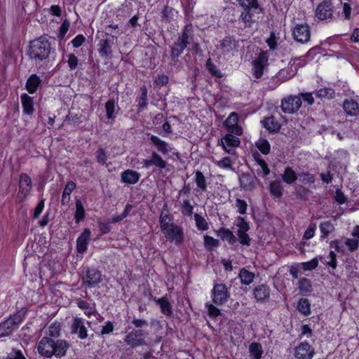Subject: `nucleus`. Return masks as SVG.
Returning <instances> with one entry per match:
<instances>
[{"mask_svg": "<svg viewBox=\"0 0 359 359\" xmlns=\"http://www.w3.org/2000/svg\"><path fill=\"white\" fill-rule=\"evenodd\" d=\"M69 347V342L65 339H55L47 337H43L36 345L39 354L48 358L53 356L57 358L64 357Z\"/></svg>", "mask_w": 359, "mask_h": 359, "instance_id": "obj_1", "label": "nucleus"}, {"mask_svg": "<svg viewBox=\"0 0 359 359\" xmlns=\"http://www.w3.org/2000/svg\"><path fill=\"white\" fill-rule=\"evenodd\" d=\"M50 45L45 37H40L30 43L29 55L32 59L43 60L48 57Z\"/></svg>", "mask_w": 359, "mask_h": 359, "instance_id": "obj_2", "label": "nucleus"}, {"mask_svg": "<svg viewBox=\"0 0 359 359\" xmlns=\"http://www.w3.org/2000/svg\"><path fill=\"white\" fill-rule=\"evenodd\" d=\"M22 315L15 313L0 324V337L11 334L22 322Z\"/></svg>", "mask_w": 359, "mask_h": 359, "instance_id": "obj_3", "label": "nucleus"}, {"mask_svg": "<svg viewBox=\"0 0 359 359\" xmlns=\"http://www.w3.org/2000/svg\"><path fill=\"white\" fill-rule=\"evenodd\" d=\"M212 300L217 306L224 305L230 297L228 288L223 283L215 284L211 291Z\"/></svg>", "mask_w": 359, "mask_h": 359, "instance_id": "obj_4", "label": "nucleus"}, {"mask_svg": "<svg viewBox=\"0 0 359 359\" xmlns=\"http://www.w3.org/2000/svg\"><path fill=\"white\" fill-rule=\"evenodd\" d=\"M316 17L320 20H331L334 15V7L329 0L320 3L315 10Z\"/></svg>", "mask_w": 359, "mask_h": 359, "instance_id": "obj_5", "label": "nucleus"}, {"mask_svg": "<svg viewBox=\"0 0 359 359\" xmlns=\"http://www.w3.org/2000/svg\"><path fill=\"white\" fill-rule=\"evenodd\" d=\"M302 103L299 96L289 95L282 100L281 109L284 113L293 114L299 109Z\"/></svg>", "mask_w": 359, "mask_h": 359, "instance_id": "obj_6", "label": "nucleus"}, {"mask_svg": "<svg viewBox=\"0 0 359 359\" xmlns=\"http://www.w3.org/2000/svg\"><path fill=\"white\" fill-rule=\"evenodd\" d=\"M146 333L142 330H133L126 334L124 341L128 346L134 348L146 345L144 335Z\"/></svg>", "mask_w": 359, "mask_h": 359, "instance_id": "obj_7", "label": "nucleus"}, {"mask_svg": "<svg viewBox=\"0 0 359 359\" xmlns=\"http://www.w3.org/2000/svg\"><path fill=\"white\" fill-rule=\"evenodd\" d=\"M167 240L175 241L177 245H181L184 241V232L181 226L174 224L163 232Z\"/></svg>", "mask_w": 359, "mask_h": 359, "instance_id": "obj_8", "label": "nucleus"}, {"mask_svg": "<svg viewBox=\"0 0 359 359\" xmlns=\"http://www.w3.org/2000/svg\"><path fill=\"white\" fill-rule=\"evenodd\" d=\"M359 240L357 238H346L341 240H336L333 241L332 245H334L336 250L338 252H345L346 248L350 252L355 251L358 248Z\"/></svg>", "mask_w": 359, "mask_h": 359, "instance_id": "obj_9", "label": "nucleus"}, {"mask_svg": "<svg viewBox=\"0 0 359 359\" xmlns=\"http://www.w3.org/2000/svg\"><path fill=\"white\" fill-rule=\"evenodd\" d=\"M32 189V180L26 173L20 175L19 191L18 198L23 201L30 193Z\"/></svg>", "mask_w": 359, "mask_h": 359, "instance_id": "obj_10", "label": "nucleus"}, {"mask_svg": "<svg viewBox=\"0 0 359 359\" xmlns=\"http://www.w3.org/2000/svg\"><path fill=\"white\" fill-rule=\"evenodd\" d=\"M268 65V56L266 53H261L258 57L252 62V74L259 79L263 75L264 69Z\"/></svg>", "mask_w": 359, "mask_h": 359, "instance_id": "obj_11", "label": "nucleus"}, {"mask_svg": "<svg viewBox=\"0 0 359 359\" xmlns=\"http://www.w3.org/2000/svg\"><path fill=\"white\" fill-rule=\"evenodd\" d=\"M292 35L296 41L306 43L311 37L310 28L307 25H297L293 29Z\"/></svg>", "mask_w": 359, "mask_h": 359, "instance_id": "obj_12", "label": "nucleus"}, {"mask_svg": "<svg viewBox=\"0 0 359 359\" xmlns=\"http://www.w3.org/2000/svg\"><path fill=\"white\" fill-rule=\"evenodd\" d=\"M102 280L100 272L95 269H86L83 276V284L89 287H95Z\"/></svg>", "mask_w": 359, "mask_h": 359, "instance_id": "obj_13", "label": "nucleus"}, {"mask_svg": "<svg viewBox=\"0 0 359 359\" xmlns=\"http://www.w3.org/2000/svg\"><path fill=\"white\" fill-rule=\"evenodd\" d=\"M232 134L231 133L226 134L221 139V144L224 150L229 154H235V148L240 144L239 138Z\"/></svg>", "mask_w": 359, "mask_h": 359, "instance_id": "obj_14", "label": "nucleus"}, {"mask_svg": "<svg viewBox=\"0 0 359 359\" xmlns=\"http://www.w3.org/2000/svg\"><path fill=\"white\" fill-rule=\"evenodd\" d=\"M177 40L184 43L187 46L193 43V48L196 49V51L199 49V44L198 43H194L193 26L191 24L184 26L181 34L178 36Z\"/></svg>", "mask_w": 359, "mask_h": 359, "instance_id": "obj_15", "label": "nucleus"}, {"mask_svg": "<svg viewBox=\"0 0 359 359\" xmlns=\"http://www.w3.org/2000/svg\"><path fill=\"white\" fill-rule=\"evenodd\" d=\"M238 116L236 112H231L224 122L226 129L231 133L236 135H241L243 133V129L238 125Z\"/></svg>", "mask_w": 359, "mask_h": 359, "instance_id": "obj_16", "label": "nucleus"}, {"mask_svg": "<svg viewBox=\"0 0 359 359\" xmlns=\"http://www.w3.org/2000/svg\"><path fill=\"white\" fill-rule=\"evenodd\" d=\"M71 333L77 334L80 339H85L88 337V330L84 325V320L81 318L75 317L71 326Z\"/></svg>", "mask_w": 359, "mask_h": 359, "instance_id": "obj_17", "label": "nucleus"}, {"mask_svg": "<svg viewBox=\"0 0 359 359\" xmlns=\"http://www.w3.org/2000/svg\"><path fill=\"white\" fill-rule=\"evenodd\" d=\"M314 349L308 342H302L295 348L294 356L297 359H311Z\"/></svg>", "mask_w": 359, "mask_h": 359, "instance_id": "obj_18", "label": "nucleus"}, {"mask_svg": "<svg viewBox=\"0 0 359 359\" xmlns=\"http://www.w3.org/2000/svg\"><path fill=\"white\" fill-rule=\"evenodd\" d=\"M240 15V18L245 25V27H251L253 24L257 21L256 14L262 13L263 11H259V9L247 8L243 9Z\"/></svg>", "mask_w": 359, "mask_h": 359, "instance_id": "obj_19", "label": "nucleus"}, {"mask_svg": "<svg viewBox=\"0 0 359 359\" xmlns=\"http://www.w3.org/2000/svg\"><path fill=\"white\" fill-rule=\"evenodd\" d=\"M141 177V174L136 170L127 169L121 175V182L127 184H137Z\"/></svg>", "mask_w": 359, "mask_h": 359, "instance_id": "obj_20", "label": "nucleus"}, {"mask_svg": "<svg viewBox=\"0 0 359 359\" xmlns=\"http://www.w3.org/2000/svg\"><path fill=\"white\" fill-rule=\"evenodd\" d=\"M238 41L233 36H226L219 41V48L223 54H227L236 50Z\"/></svg>", "mask_w": 359, "mask_h": 359, "instance_id": "obj_21", "label": "nucleus"}, {"mask_svg": "<svg viewBox=\"0 0 359 359\" xmlns=\"http://www.w3.org/2000/svg\"><path fill=\"white\" fill-rule=\"evenodd\" d=\"M150 159H145L143 161V166L149 168L151 165H155L160 169H164L167 166V162L164 161L160 155L156 152H152Z\"/></svg>", "mask_w": 359, "mask_h": 359, "instance_id": "obj_22", "label": "nucleus"}, {"mask_svg": "<svg viewBox=\"0 0 359 359\" xmlns=\"http://www.w3.org/2000/svg\"><path fill=\"white\" fill-rule=\"evenodd\" d=\"M255 298L258 302H264L270 297V287L266 284H262L253 290Z\"/></svg>", "mask_w": 359, "mask_h": 359, "instance_id": "obj_23", "label": "nucleus"}, {"mask_svg": "<svg viewBox=\"0 0 359 359\" xmlns=\"http://www.w3.org/2000/svg\"><path fill=\"white\" fill-rule=\"evenodd\" d=\"M90 237V231L85 229L76 241V248L79 252L83 253L86 251Z\"/></svg>", "mask_w": 359, "mask_h": 359, "instance_id": "obj_24", "label": "nucleus"}, {"mask_svg": "<svg viewBox=\"0 0 359 359\" xmlns=\"http://www.w3.org/2000/svg\"><path fill=\"white\" fill-rule=\"evenodd\" d=\"M262 126L271 133H276L280 129V124L273 116L265 117L262 121Z\"/></svg>", "mask_w": 359, "mask_h": 359, "instance_id": "obj_25", "label": "nucleus"}, {"mask_svg": "<svg viewBox=\"0 0 359 359\" xmlns=\"http://www.w3.org/2000/svg\"><path fill=\"white\" fill-rule=\"evenodd\" d=\"M343 108L347 115L355 116L358 114L359 104L354 100H345L343 103Z\"/></svg>", "mask_w": 359, "mask_h": 359, "instance_id": "obj_26", "label": "nucleus"}, {"mask_svg": "<svg viewBox=\"0 0 359 359\" xmlns=\"http://www.w3.org/2000/svg\"><path fill=\"white\" fill-rule=\"evenodd\" d=\"M187 46L184 43L176 40L170 47V57L175 62Z\"/></svg>", "mask_w": 359, "mask_h": 359, "instance_id": "obj_27", "label": "nucleus"}, {"mask_svg": "<svg viewBox=\"0 0 359 359\" xmlns=\"http://www.w3.org/2000/svg\"><path fill=\"white\" fill-rule=\"evenodd\" d=\"M254 158L257 165L256 170L258 175L266 177L270 173V170L266 161L260 158V155L257 153L254 154Z\"/></svg>", "mask_w": 359, "mask_h": 359, "instance_id": "obj_28", "label": "nucleus"}, {"mask_svg": "<svg viewBox=\"0 0 359 359\" xmlns=\"http://www.w3.org/2000/svg\"><path fill=\"white\" fill-rule=\"evenodd\" d=\"M20 98L23 112L25 114L32 115L34 111L33 99L26 93L22 94Z\"/></svg>", "mask_w": 359, "mask_h": 359, "instance_id": "obj_29", "label": "nucleus"}, {"mask_svg": "<svg viewBox=\"0 0 359 359\" xmlns=\"http://www.w3.org/2000/svg\"><path fill=\"white\" fill-rule=\"evenodd\" d=\"M241 187L247 191L252 190L255 187L253 177L247 173H243L239 178Z\"/></svg>", "mask_w": 359, "mask_h": 359, "instance_id": "obj_30", "label": "nucleus"}, {"mask_svg": "<svg viewBox=\"0 0 359 359\" xmlns=\"http://www.w3.org/2000/svg\"><path fill=\"white\" fill-rule=\"evenodd\" d=\"M160 227L162 232L168 230V228L174 225L173 217L171 215L161 212L159 217Z\"/></svg>", "mask_w": 359, "mask_h": 359, "instance_id": "obj_31", "label": "nucleus"}, {"mask_svg": "<svg viewBox=\"0 0 359 359\" xmlns=\"http://www.w3.org/2000/svg\"><path fill=\"white\" fill-rule=\"evenodd\" d=\"M76 183L73 181H69L66 184L62 195L61 203L62 205H67L70 201L71 193L76 189Z\"/></svg>", "mask_w": 359, "mask_h": 359, "instance_id": "obj_32", "label": "nucleus"}, {"mask_svg": "<svg viewBox=\"0 0 359 359\" xmlns=\"http://www.w3.org/2000/svg\"><path fill=\"white\" fill-rule=\"evenodd\" d=\"M249 353L251 359H261L263 354L262 346L258 342H252L249 345Z\"/></svg>", "mask_w": 359, "mask_h": 359, "instance_id": "obj_33", "label": "nucleus"}, {"mask_svg": "<svg viewBox=\"0 0 359 359\" xmlns=\"http://www.w3.org/2000/svg\"><path fill=\"white\" fill-rule=\"evenodd\" d=\"M150 140L156 147L158 151L163 154H167L170 150L168 149V144L160 139L158 137L151 135Z\"/></svg>", "mask_w": 359, "mask_h": 359, "instance_id": "obj_34", "label": "nucleus"}, {"mask_svg": "<svg viewBox=\"0 0 359 359\" xmlns=\"http://www.w3.org/2000/svg\"><path fill=\"white\" fill-rule=\"evenodd\" d=\"M156 302L159 305L161 311L164 315L167 316H171L172 315V306L166 297L158 299Z\"/></svg>", "mask_w": 359, "mask_h": 359, "instance_id": "obj_35", "label": "nucleus"}, {"mask_svg": "<svg viewBox=\"0 0 359 359\" xmlns=\"http://www.w3.org/2000/svg\"><path fill=\"white\" fill-rule=\"evenodd\" d=\"M282 180L285 183L291 184L297 180V175L292 168L287 166L282 175Z\"/></svg>", "mask_w": 359, "mask_h": 359, "instance_id": "obj_36", "label": "nucleus"}, {"mask_svg": "<svg viewBox=\"0 0 359 359\" xmlns=\"http://www.w3.org/2000/svg\"><path fill=\"white\" fill-rule=\"evenodd\" d=\"M238 278L243 285H249L254 280L255 273L249 271L245 268H243L239 272Z\"/></svg>", "mask_w": 359, "mask_h": 359, "instance_id": "obj_37", "label": "nucleus"}, {"mask_svg": "<svg viewBox=\"0 0 359 359\" xmlns=\"http://www.w3.org/2000/svg\"><path fill=\"white\" fill-rule=\"evenodd\" d=\"M41 83V80L36 74L31 75L27 81L26 88L27 91L32 94L34 93Z\"/></svg>", "mask_w": 359, "mask_h": 359, "instance_id": "obj_38", "label": "nucleus"}, {"mask_svg": "<svg viewBox=\"0 0 359 359\" xmlns=\"http://www.w3.org/2000/svg\"><path fill=\"white\" fill-rule=\"evenodd\" d=\"M217 235L221 236L222 240L227 241L229 245H233L236 241V238L233 232L228 229L221 228L217 231Z\"/></svg>", "mask_w": 359, "mask_h": 359, "instance_id": "obj_39", "label": "nucleus"}, {"mask_svg": "<svg viewBox=\"0 0 359 359\" xmlns=\"http://www.w3.org/2000/svg\"><path fill=\"white\" fill-rule=\"evenodd\" d=\"M111 44L112 42L109 39H102L100 41L99 53L102 57H107L111 53Z\"/></svg>", "mask_w": 359, "mask_h": 359, "instance_id": "obj_40", "label": "nucleus"}, {"mask_svg": "<svg viewBox=\"0 0 359 359\" xmlns=\"http://www.w3.org/2000/svg\"><path fill=\"white\" fill-rule=\"evenodd\" d=\"M86 216L85 209L80 199L76 201V211L74 213V219L76 223L82 221Z\"/></svg>", "mask_w": 359, "mask_h": 359, "instance_id": "obj_41", "label": "nucleus"}, {"mask_svg": "<svg viewBox=\"0 0 359 359\" xmlns=\"http://www.w3.org/2000/svg\"><path fill=\"white\" fill-rule=\"evenodd\" d=\"M239 6L243 9L254 8L259 9V11H263V8L260 6L258 3V0H236Z\"/></svg>", "mask_w": 359, "mask_h": 359, "instance_id": "obj_42", "label": "nucleus"}, {"mask_svg": "<svg viewBox=\"0 0 359 359\" xmlns=\"http://www.w3.org/2000/svg\"><path fill=\"white\" fill-rule=\"evenodd\" d=\"M60 324L57 322L53 323L48 327V330L46 332L48 336L46 337L53 339L57 338L60 334Z\"/></svg>", "mask_w": 359, "mask_h": 359, "instance_id": "obj_43", "label": "nucleus"}, {"mask_svg": "<svg viewBox=\"0 0 359 359\" xmlns=\"http://www.w3.org/2000/svg\"><path fill=\"white\" fill-rule=\"evenodd\" d=\"M195 182L197 187L201 191H205L207 190V182L205 176L201 171H196L195 172Z\"/></svg>", "mask_w": 359, "mask_h": 359, "instance_id": "obj_44", "label": "nucleus"}, {"mask_svg": "<svg viewBox=\"0 0 359 359\" xmlns=\"http://www.w3.org/2000/svg\"><path fill=\"white\" fill-rule=\"evenodd\" d=\"M257 148L264 155L269 154L271 151V146L268 140L259 138L256 142Z\"/></svg>", "mask_w": 359, "mask_h": 359, "instance_id": "obj_45", "label": "nucleus"}, {"mask_svg": "<svg viewBox=\"0 0 359 359\" xmlns=\"http://www.w3.org/2000/svg\"><path fill=\"white\" fill-rule=\"evenodd\" d=\"M269 191L272 196L280 198L283 195V188L280 182H272L269 184Z\"/></svg>", "mask_w": 359, "mask_h": 359, "instance_id": "obj_46", "label": "nucleus"}, {"mask_svg": "<svg viewBox=\"0 0 359 359\" xmlns=\"http://www.w3.org/2000/svg\"><path fill=\"white\" fill-rule=\"evenodd\" d=\"M320 230L322 233L321 237L325 238L334 230V226L331 222L326 221L320 224Z\"/></svg>", "mask_w": 359, "mask_h": 359, "instance_id": "obj_47", "label": "nucleus"}, {"mask_svg": "<svg viewBox=\"0 0 359 359\" xmlns=\"http://www.w3.org/2000/svg\"><path fill=\"white\" fill-rule=\"evenodd\" d=\"M194 220L197 229L200 231H206L209 229L206 219L198 213L194 214Z\"/></svg>", "mask_w": 359, "mask_h": 359, "instance_id": "obj_48", "label": "nucleus"}, {"mask_svg": "<svg viewBox=\"0 0 359 359\" xmlns=\"http://www.w3.org/2000/svg\"><path fill=\"white\" fill-rule=\"evenodd\" d=\"M177 13V12L173 8L165 6L162 11V18L163 20L170 22Z\"/></svg>", "mask_w": 359, "mask_h": 359, "instance_id": "obj_49", "label": "nucleus"}, {"mask_svg": "<svg viewBox=\"0 0 359 359\" xmlns=\"http://www.w3.org/2000/svg\"><path fill=\"white\" fill-rule=\"evenodd\" d=\"M194 206L189 199L183 201L181 205V213L186 217H191L193 215Z\"/></svg>", "mask_w": 359, "mask_h": 359, "instance_id": "obj_50", "label": "nucleus"}, {"mask_svg": "<svg viewBox=\"0 0 359 359\" xmlns=\"http://www.w3.org/2000/svg\"><path fill=\"white\" fill-rule=\"evenodd\" d=\"M297 309L300 313L305 316L311 313L310 304L307 299H301L299 301Z\"/></svg>", "mask_w": 359, "mask_h": 359, "instance_id": "obj_51", "label": "nucleus"}, {"mask_svg": "<svg viewBox=\"0 0 359 359\" xmlns=\"http://www.w3.org/2000/svg\"><path fill=\"white\" fill-rule=\"evenodd\" d=\"M77 305L81 309L84 311L85 314L88 317L96 313V310L93 309L86 301L79 300L77 302Z\"/></svg>", "mask_w": 359, "mask_h": 359, "instance_id": "obj_52", "label": "nucleus"}, {"mask_svg": "<svg viewBox=\"0 0 359 359\" xmlns=\"http://www.w3.org/2000/svg\"><path fill=\"white\" fill-rule=\"evenodd\" d=\"M204 245L206 248L211 250L212 248H217L219 246V241L210 236L205 235L203 237Z\"/></svg>", "mask_w": 359, "mask_h": 359, "instance_id": "obj_53", "label": "nucleus"}, {"mask_svg": "<svg viewBox=\"0 0 359 359\" xmlns=\"http://www.w3.org/2000/svg\"><path fill=\"white\" fill-rule=\"evenodd\" d=\"M340 2L342 5V8H343L342 14H343L344 18L346 20H350L351 15V11H352V8H351L352 1L351 0H350V1H342Z\"/></svg>", "mask_w": 359, "mask_h": 359, "instance_id": "obj_54", "label": "nucleus"}, {"mask_svg": "<svg viewBox=\"0 0 359 359\" xmlns=\"http://www.w3.org/2000/svg\"><path fill=\"white\" fill-rule=\"evenodd\" d=\"M205 307L208 309V316L210 318H216L221 314L220 310L211 303H206Z\"/></svg>", "mask_w": 359, "mask_h": 359, "instance_id": "obj_55", "label": "nucleus"}, {"mask_svg": "<svg viewBox=\"0 0 359 359\" xmlns=\"http://www.w3.org/2000/svg\"><path fill=\"white\" fill-rule=\"evenodd\" d=\"M142 94L139 98L138 106L140 108H144L147 104V90L145 86L141 88Z\"/></svg>", "mask_w": 359, "mask_h": 359, "instance_id": "obj_56", "label": "nucleus"}, {"mask_svg": "<svg viewBox=\"0 0 359 359\" xmlns=\"http://www.w3.org/2000/svg\"><path fill=\"white\" fill-rule=\"evenodd\" d=\"M105 109L107 112V117L108 118H112L114 117V113L115 111V102L114 100H110L105 104Z\"/></svg>", "mask_w": 359, "mask_h": 359, "instance_id": "obj_57", "label": "nucleus"}, {"mask_svg": "<svg viewBox=\"0 0 359 359\" xmlns=\"http://www.w3.org/2000/svg\"><path fill=\"white\" fill-rule=\"evenodd\" d=\"M247 206V203L244 200L240 198L236 200V207L241 215H245L246 213Z\"/></svg>", "mask_w": 359, "mask_h": 359, "instance_id": "obj_58", "label": "nucleus"}, {"mask_svg": "<svg viewBox=\"0 0 359 359\" xmlns=\"http://www.w3.org/2000/svg\"><path fill=\"white\" fill-rule=\"evenodd\" d=\"M316 230V224H311L307 229L305 231L303 238L305 240H309L312 238L315 235V231Z\"/></svg>", "mask_w": 359, "mask_h": 359, "instance_id": "obj_59", "label": "nucleus"}, {"mask_svg": "<svg viewBox=\"0 0 359 359\" xmlns=\"http://www.w3.org/2000/svg\"><path fill=\"white\" fill-rule=\"evenodd\" d=\"M96 159H97V163L102 164V165L106 164L107 160V156L106 152L104 151V150L103 149L100 148L97 151Z\"/></svg>", "mask_w": 359, "mask_h": 359, "instance_id": "obj_60", "label": "nucleus"}, {"mask_svg": "<svg viewBox=\"0 0 359 359\" xmlns=\"http://www.w3.org/2000/svg\"><path fill=\"white\" fill-rule=\"evenodd\" d=\"M215 164L221 168L224 169L231 168V161L229 157H224L222 160L217 161L215 162Z\"/></svg>", "mask_w": 359, "mask_h": 359, "instance_id": "obj_61", "label": "nucleus"}, {"mask_svg": "<svg viewBox=\"0 0 359 359\" xmlns=\"http://www.w3.org/2000/svg\"><path fill=\"white\" fill-rule=\"evenodd\" d=\"M207 68L208 71L214 76L217 77H222V74L220 71L217 69L216 65L212 64L210 60H208L206 64Z\"/></svg>", "mask_w": 359, "mask_h": 359, "instance_id": "obj_62", "label": "nucleus"}, {"mask_svg": "<svg viewBox=\"0 0 359 359\" xmlns=\"http://www.w3.org/2000/svg\"><path fill=\"white\" fill-rule=\"evenodd\" d=\"M247 231H238L237 234L238 236L239 242L244 245H250V237L246 233Z\"/></svg>", "mask_w": 359, "mask_h": 359, "instance_id": "obj_63", "label": "nucleus"}, {"mask_svg": "<svg viewBox=\"0 0 359 359\" xmlns=\"http://www.w3.org/2000/svg\"><path fill=\"white\" fill-rule=\"evenodd\" d=\"M236 225L238 226L239 229L238 231H248L249 230V225L245 222L244 218L241 217H238L237 218Z\"/></svg>", "mask_w": 359, "mask_h": 359, "instance_id": "obj_64", "label": "nucleus"}]
</instances>
